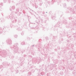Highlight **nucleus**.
Returning a JSON list of instances; mask_svg holds the SVG:
<instances>
[{"label": "nucleus", "mask_w": 76, "mask_h": 76, "mask_svg": "<svg viewBox=\"0 0 76 76\" xmlns=\"http://www.w3.org/2000/svg\"><path fill=\"white\" fill-rule=\"evenodd\" d=\"M47 13V12H46V13Z\"/></svg>", "instance_id": "nucleus-2"}, {"label": "nucleus", "mask_w": 76, "mask_h": 76, "mask_svg": "<svg viewBox=\"0 0 76 76\" xmlns=\"http://www.w3.org/2000/svg\"><path fill=\"white\" fill-rule=\"evenodd\" d=\"M33 46H34V45H33Z\"/></svg>", "instance_id": "nucleus-3"}, {"label": "nucleus", "mask_w": 76, "mask_h": 76, "mask_svg": "<svg viewBox=\"0 0 76 76\" xmlns=\"http://www.w3.org/2000/svg\"><path fill=\"white\" fill-rule=\"evenodd\" d=\"M15 38H17V37H18V36L15 35Z\"/></svg>", "instance_id": "nucleus-1"}]
</instances>
